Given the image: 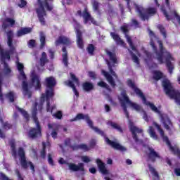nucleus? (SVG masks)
Returning a JSON list of instances; mask_svg holds the SVG:
<instances>
[{"label": "nucleus", "mask_w": 180, "mask_h": 180, "mask_svg": "<svg viewBox=\"0 0 180 180\" xmlns=\"http://www.w3.org/2000/svg\"><path fill=\"white\" fill-rule=\"evenodd\" d=\"M82 120L86 122L90 129H92V130H94L96 133L98 134L100 136L104 138L105 143L107 144V146H110L111 148L117 150L118 151H122V153L127 151V149L124 146H122L117 141L110 140L108 136H106V134H105L103 131L99 129V128L97 127H94V122L92 120H91V118L88 114L84 115L82 113H78L75 118L70 120V122H77V120Z\"/></svg>", "instance_id": "f257e3e1"}, {"label": "nucleus", "mask_w": 180, "mask_h": 180, "mask_svg": "<svg viewBox=\"0 0 180 180\" xmlns=\"http://www.w3.org/2000/svg\"><path fill=\"white\" fill-rule=\"evenodd\" d=\"M158 43L159 44V51L157 46H155L154 40L150 39V44L153 49V51L156 54V58L159 62V64H164L165 63L166 67L169 74H172L174 71V65L171 61H174L175 59L174 58V57H172L171 53L165 49V47H164V44H162V41L159 40L158 41ZM164 58L165 60V62L164 61Z\"/></svg>", "instance_id": "f03ea898"}, {"label": "nucleus", "mask_w": 180, "mask_h": 180, "mask_svg": "<svg viewBox=\"0 0 180 180\" xmlns=\"http://www.w3.org/2000/svg\"><path fill=\"white\" fill-rule=\"evenodd\" d=\"M7 36V44L9 47L8 51H4V49L1 47L0 45V56L1 60L4 65V74L5 75H9L12 72V70L9 68V65L6 63V60L8 61L11 60V56H13L16 53V48L13 46V30H10L6 32Z\"/></svg>", "instance_id": "7ed1b4c3"}, {"label": "nucleus", "mask_w": 180, "mask_h": 180, "mask_svg": "<svg viewBox=\"0 0 180 180\" xmlns=\"http://www.w3.org/2000/svg\"><path fill=\"white\" fill-rule=\"evenodd\" d=\"M37 106H39V103L35 102L32 111V117L36 124V127H31L28 131L27 136L30 140H37L42 136L41 125H40V122H39V118L37 117Z\"/></svg>", "instance_id": "20e7f679"}, {"label": "nucleus", "mask_w": 180, "mask_h": 180, "mask_svg": "<svg viewBox=\"0 0 180 180\" xmlns=\"http://www.w3.org/2000/svg\"><path fill=\"white\" fill-rule=\"evenodd\" d=\"M53 1L54 0H44V1H43L41 0H37L39 8H36V12L37 18L42 26L46 25V19L44 18L47 17V12L44 8H46V11L51 12V11H53V6L50 5L49 2H53Z\"/></svg>", "instance_id": "39448f33"}, {"label": "nucleus", "mask_w": 180, "mask_h": 180, "mask_svg": "<svg viewBox=\"0 0 180 180\" xmlns=\"http://www.w3.org/2000/svg\"><path fill=\"white\" fill-rule=\"evenodd\" d=\"M144 98H145V100L144 98H141V99L143 101V103L144 105H146V106H149L151 110H153V112H154L155 113H158V115H160L161 122L164 125L165 129H166V130L170 131L171 129H172L173 127V124H172V122L171 121V119H169V117H168V115L165 114H161V111L158 110V108H157V106H155V105H154V103L147 101V98H146V96H144Z\"/></svg>", "instance_id": "423d86ee"}, {"label": "nucleus", "mask_w": 180, "mask_h": 180, "mask_svg": "<svg viewBox=\"0 0 180 180\" xmlns=\"http://www.w3.org/2000/svg\"><path fill=\"white\" fill-rule=\"evenodd\" d=\"M121 96L123 98V100H120L121 101V106L123 108V111L124 115H126L127 119H130V115H129V111L127 110V105H129L131 108L134 109L136 112H143V108L140 105L132 102L130 101V98H129V96H127V93L126 92V90H124L121 92Z\"/></svg>", "instance_id": "0eeeda50"}, {"label": "nucleus", "mask_w": 180, "mask_h": 180, "mask_svg": "<svg viewBox=\"0 0 180 180\" xmlns=\"http://www.w3.org/2000/svg\"><path fill=\"white\" fill-rule=\"evenodd\" d=\"M136 12L139 14V18L145 22V20H148L150 19V16H154L155 13H157V8L155 7H149L145 8L144 7L134 4Z\"/></svg>", "instance_id": "6e6552de"}, {"label": "nucleus", "mask_w": 180, "mask_h": 180, "mask_svg": "<svg viewBox=\"0 0 180 180\" xmlns=\"http://www.w3.org/2000/svg\"><path fill=\"white\" fill-rule=\"evenodd\" d=\"M162 85L165 89V92L170 99H174L177 105L180 106V93L172 89L171 83L168 80H163Z\"/></svg>", "instance_id": "1a4fd4ad"}, {"label": "nucleus", "mask_w": 180, "mask_h": 180, "mask_svg": "<svg viewBox=\"0 0 180 180\" xmlns=\"http://www.w3.org/2000/svg\"><path fill=\"white\" fill-rule=\"evenodd\" d=\"M18 154L20 157V162L22 168L23 169H27L30 166L31 171H32V174H34V165H33V162L30 161L27 162V160H26V154L25 153V150L23 149V148L20 147L18 148Z\"/></svg>", "instance_id": "9d476101"}, {"label": "nucleus", "mask_w": 180, "mask_h": 180, "mask_svg": "<svg viewBox=\"0 0 180 180\" xmlns=\"http://www.w3.org/2000/svg\"><path fill=\"white\" fill-rule=\"evenodd\" d=\"M75 15L80 16V18L82 17L84 19V25H88V23L89 25H91V23L95 25H98V22H96V20H95V18H94V17H92V15H91V13L88 11L87 8H85L83 12L81 10H78L75 13Z\"/></svg>", "instance_id": "9b49d317"}, {"label": "nucleus", "mask_w": 180, "mask_h": 180, "mask_svg": "<svg viewBox=\"0 0 180 180\" xmlns=\"http://www.w3.org/2000/svg\"><path fill=\"white\" fill-rule=\"evenodd\" d=\"M45 85L46 86L45 95L47 96H54V87L57 85L56 78L53 76L46 77L45 79Z\"/></svg>", "instance_id": "f8f14e48"}, {"label": "nucleus", "mask_w": 180, "mask_h": 180, "mask_svg": "<svg viewBox=\"0 0 180 180\" xmlns=\"http://www.w3.org/2000/svg\"><path fill=\"white\" fill-rule=\"evenodd\" d=\"M105 53L107 56H108L110 61L113 63V64L112 65L110 61L107 60V65H108L110 73L111 74V75H112V77H115V78H117V75H116V72L113 71V67H115V64H117V58H116V53H112L110 51H108V50L105 51Z\"/></svg>", "instance_id": "ddd939ff"}, {"label": "nucleus", "mask_w": 180, "mask_h": 180, "mask_svg": "<svg viewBox=\"0 0 180 180\" xmlns=\"http://www.w3.org/2000/svg\"><path fill=\"white\" fill-rule=\"evenodd\" d=\"M153 126L156 127L157 130L159 131L163 141L166 142L167 146L169 147V151L174 150L175 147L172 146L171 141H169V139H168V136H165L164 129L161 128V125L158 124L157 122H153Z\"/></svg>", "instance_id": "4468645a"}, {"label": "nucleus", "mask_w": 180, "mask_h": 180, "mask_svg": "<svg viewBox=\"0 0 180 180\" xmlns=\"http://www.w3.org/2000/svg\"><path fill=\"white\" fill-rule=\"evenodd\" d=\"M153 126L156 127L157 130L159 131L163 141L166 142L167 146L169 147V151L174 150L175 147L172 146L171 141H169V139H168V136H165L164 129L161 128V125L158 124L157 122H153Z\"/></svg>", "instance_id": "2eb2a0df"}, {"label": "nucleus", "mask_w": 180, "mask_h": 180, "mask_svg": "<svg viewBox=\"0 0 180 180\" xmlns=\"http://www.w3.org/2000/svg\"><path fill=\"white\" fill-rule=\"evenodd\" d=\"M148 161H150L151 162H155L157 161V158L160 160L161 156L158 152L155 151L154 148L152 147H148V151L146 152Z\"/></svg>", "instance_id": "dca6fc26"}, {"label": "nucleus", "mask_w": 180, "mask_h": 180, "mask_svg": "<svg viewBox=\"0 0 180 180\" xmlns=\"http://www.w3.org/2000/svg\"><path fill=\"white\" fill-rule=\"evenodd\" d=\"M120 30L124 33V34H125L127 41L129 46L130 49H131V50H133V51H136L137 50V49H136L134 44H133V40H131V37H130V36H129V34H127V33H129V25H124L121 26Z\"/></svg>", "instance_id": "f3484780"}, {"label": "nucleus", "mask_w": 180, "mask_h": 180, "mask_svg": "<svg viewBox=\"0 0 180 180\" xmlns=\"http://www.w3.org/2000/svg\"><path fill=\"white\" fill-rule=\"evenodd\" d=\"M60 44H63V46H67L68 47H70V46L72 44V41H71V39L68 38L66 36L60 35L55 41V46H56V47L58 46H60Z\"/></svg>", "instance_id": "a211bd4d"}, {"label": "nucleus", "mask_w": 180, "mask_h": 180, "mask_svg": "<svg viewBox=\"0 0 180 180\" xmlns=\"http://www.w3.org/2000/svg\"><path fill=\"white\" fill-rule=\"evenodd\" d=\"M129 130L132 134V138L134 140L135 143H139V136H137V133L139 134L143 133V129H141L136 126H134L133 122H130Z\"/></svg>", "instance_id": "6ab92c4d"}, {"label": "nucleus", "mask_w": 180, "mask_h": 180, "mask_svg": "<svg viewBox=\"0 0 180 180\" xmlns=\"http://www.w3.org/2000/svg\"><path fill=\"white\" fill-rule=\"evenodd\" d=\"M31 84L32 86H34L36 91H40V89H41L40 76L35 73H32L31 75Z\"/></svg>", "instance_id": "aec40b11"}, {"label": "nucleus", "mask_w": 180, "mask_h": 180, "mask_svg": "<svg viewBox=\"0 0 180 180\" xmlns=\"http://www.w3.org/2000/svg\"><path fill=\"white\" fill-rule=\"evenodd\" d=\"M127 84L128 86H129V88H131V89H133L136 95H137V96H139V98H142L143 99L145 100L144 93H143V91H141L140 89H139L137 86H136V84L131 79H127Z\"/></svg>", "instance_id": "412c9836"}, {"label": "nucleus", "mask_w": 180, "mask_h": 180, "mask_svg": "<svg viewBox=\"0 0 180 180\" xmlns=\"http://www.w3.org/2000/svg\"><path fill=\"white\" fill-rule=\"evenodd\" d=\"M96 162L101 174L103 175H109V170L106 169L105 162H103L102 160L99 158L96 160Z\"/></svg>", "instance_id": "4be33fe9"}, {"label": "nucleus", "mask_w": 180, "mask_h": 180, "mask_svg": "<svg viewBox=\"0 0 180 180\" xmlns=\"http://www.w3.org/2000/svg\"><path fill=\"white\" fill-rule=\"evenodd\" d=\"M69 167V169L70 171H73L74 172H77L78 171H81L84 172L85 171V167L84 166V163H78V165H75V163H66Z\"/></svg>", "instance_id": "5701e85b"}, {"label": "nucleus", "mask_w": 180, "mask_h": 180, "mask_svg": "<svg viewBox=\"0 0 180 180\" xmlns=\"http://www.w3.org/2000/svg\"><path fill=\"white\" fill-rule=\"evenodd\" d=\"M14 25H15V19L11 18H6L2 22V27L4 30H6L9 26L13 27Z\"/></svg>", "instance_id": "b1692460"}, {"label": "nucleus", "mask_w": 180, "mask_h": 180, "mask_svg": "<svg viewBox=\"0 0 180 180\" xmlns=\"http://www.w3.org/2000/svg\"><path fill=\"white\" fill-rule=\"evenodd\" d=\"M101 74L105 77L108 82L111 85L112 88H115V86H116V82H115V79H113V77L111 76L109 72H106L105 70H102Z\"/></svg>", "instance_id": "393cba45"}, {"label": "nucleus", "mask_w": 180, "mask_h": 180, "mask_svg": "<svg viewBox=\"0 0 180 180\" xmlns=\"http://www.w3.org/2000/svg\"><path fill=\"white\" fill-rule=\"evenodd\" d=\"M22 94L25 96H27L29 98H32V91L29 90V84L27 82L22 81Z\"/></svg>", "instance_id": "a878e982"}, {"label": "nucleus", "mask_w": 180, "mask_h": 180, "mask_svg": "<svg viewBox=\"0 0 180 180\" xmlns=\"http://www.w3.org/2000/svg\"><path fill=\"white\" fill-rule=\"evenodd\" d=\"M82 86L84 92H91V91H94V89H95L94 83L89 82H85L82 83Z\"/></svg>", "instance_id": "bb28decb"}, {"label": "nucleus", "mask_w": 180, "mask_h": 180, "mask_svg": "<svg viewBox=\"0 0 180 180\" xmlns=\"http://www.w3.org/2000/svg\"><path fill=\"white\" fill-rule=\"evenodd\" d=\"M77 44L79 49H84V39H82V32L77 30Z\"/></svg>", "instance_id": "cd10ccee"}, {"label": "nucleus", "mask_w": 180, "mask_h": 180, "mask_svg": "<svg viewBox=\"0 0 180 180\" xmlns=\"http://www.w3.org/2000/svg\"><path fill=\"white\" fill-rule=\"evenodd\" d=\"M62 62L64 64L65 67H68V52L67 51V47H62Z\"/></svg>", "instance_id": "c85d7f7f"}, {"label": "nucleus", "mask_w": 180, "mask_h": 180, "mask_svg": "<svg viewBox=\"0 0 180 180\" xmlns=\"http://www.w3.org/2000/svg\"><path fill=\"white\" fill-rule=\"evenodd\" d=\"M32 32V28L30 27H23L17 31V37H22L25 34H29Z\"/></svg>", "instance_id": "c756f323"}, {"label": "nucleus", "mask_w": 180, "mask_h": 180, "mask_svg": "<svg viewBox=\"0 0 180 180\" xmlns=\"http://www.w3.org/2000/svg\"><path fill=\"white\" fill-rule=\"evenodd\" d=\"M110 36L113 39V40L115 41L117 44H120L121 46H124V41L120 38L119 34L115 33V32H110Z\"/></svg>", "instance_id": "7c9ffc66"}, {"label": "nucleus", "mask_w": 180, "mask_h": 180, "mask_svg": "<svg viewBox=\"0 0 180 180\" xmlns=\"http://www.w3.org/2000/svg\"><path fill=\"white\" fill-rule=\"evenodd\" d=\"M48 128L53 129L51 134V136L53 137V139H57V136H58V127H56V124H49Z\"/></svg>", "instance_id": "2f4dec72"}, {"label": "nucleus", "mask_w": 180, "mask_h": 180, "mask_svg": "<svg viewBox=\"0 0 180 180\" xmlns=\"http://www.w3.org/2000/svg\"><path fill=\"white\" fill-rule=\"evenodd\" d=\"M39 41H40V45H39V49L40 50H43L44 47H46V35L44 34V32H41L39 34Z\"/></svg>", "instance_id": "473e14b6"}, {"label": "nucleus", "mask_w": 180, "mask_h": 180, "mask_svg": "<svg viewBox=\"0 0 180 180\" xmlns=\"http://www.w3.org/2000/svg\"><path fill=\"white\" fill-rule=\"evenodd\" d=\"M54 96H47V94H42L41 98L42 99H44L46 98V112H50L52 113L51 107L50 106V98H53Z\"/></svg>", "instance_id": "72a5a7b5"}, {"label": "nucleus", "mask_w": 180, "mask_h": 180, "mask_svg": "<svg viewBox=\"0 0 180 180\" xmlns=\"http://www.w3.org/2000/svg\"><path fill=\"white\" fill-rule=\"evenodd\" d=\"M17 68L20 72V75L22 77L23 79H26V75L25 74V66L22 63L18 62Z\"/></svg>", "instance_id": "f704fd0d"}, {"label": "nucleus", "mask_w": 180, "mask_h": 180, "mask_svg": "<svg viewBox=\"0 0 180 180\" xmlns=\"http://www.w3.org/2000/svg\"><path fill=\"white\" fill-rule=\"evenodd\" d=\"M39 61L41 67H44L46 63L49 62V60L47 59V53H46V52L41 53V57L40 58Z\"/></svg>", "instance_id": "c9c22d12"}, {"label": "nucleus", "mask_w": 180, "mask_h": 180, "mask_svg": "<svg viewBox=\"0 0 180 180\" xmlns=\"http://www.w3.org/2000/svg\"><path fill=\"white\" fill-rule=\"evenodd\" d=\"M95 45L93 44H90L86 47V51L89 54V56H95V50H96Z\"/></svg>", "instance_id": "e433bc0d"}, {"label": "nucleus", "mask_w": 180, "mask_h": 180, "mask_svg": "<svg viewBox=\"0 0 180 180\" xmlns=\"http://www.w3.org/2000/svg\"><path fill=\"white\" fill-rule=\"evenodd\" d=\"M68 86H70V88H72L75 95L78 97L79 96V93L78 92V90H77V87L75 86V84H74V82L71 80L68 81Z\"/></svg>", "instance_id": "4c0bfd02"}, {"label": "nucleus", "mask_w": 180, "mask_h": 180, "mask_svg": "<svg viewBox=\"0 0 180 180\" xmlns=\"http://www.w3.org/2000/svg\"><path fill=\"white\" fill-rule=\"evenodd\" d=\"M0 122L1 123H2V127L4 130H11V129H12L13 125L11 124H9V122H4V120L2 119V117L0 118Z\"/></svg>", "instance_id": "58836bf2"}, {"label": "nucleus", "mask_w": 180, "mask_h": 180, "mask_svg": "<svg viewBox=\"0 0 180 180\" xmlns=\"http://www.w3.org/2000/svg\"><path fill=\"white\" fill-rule=\"evenodd\" d=\"M97 85L98 86H101V88H105V89H107V91L108 92H112V89L110 88V86L107 84L106 82H105L103 81H101V82H98Z\"/></svg>", "instance_id": "ea45409f"}, {"label": "nucleus", "mask_w": 180, "mask_h": 180, "mask_svg": "<svg viewBox=\"0 0 180 180\" xmlns=\"http://www.w3.org/2000/svg\"><path fill=\"white\" fill-rule=\"evenodd\" d=\"M11 147L12 156L15 160H16V158H18V151L16 150V146L15 145V143L12 142L11 143Z\"/></svg>", "instance_id": "a19ab883"}, {"label": "nucleus", "mask_w": 180, "mask_h": 180, "mask_svg": "<svg viewBox=\"0 0 180 180\" xmlns=\"http://www.w3.org/2000/svg\"><path fill=\"white\" fill-rule=\"evenodd\" d=\"M162 72L160 71L155 70L153 72V79H155V81H160V79L162 78Z\"/></svg>", "instance_id": "79ce46f5"}, {"label": "nucleus", "mask_w": 180, "mask_h": 180, "mask_svg": "<svg viewBox=\"0 0 180 180\" xmlns=\"http://www.w3.org/2000/svg\"><path fill=\"white\" fill-rule=\"evenodd\" d=\"M46 147H47L46 142H42V149L40 151V157L42 160L46 159Z\"/></svg>", "instance_id": "37998d69"}, {"label": "nucleus", "mask_w": 180, "mask_h": 180, "mask_svg": "<svg viewBox=\"0 0 180 180\" xmlns=\"http://www.w3.org/2000/svg\"><path fill=\"white\" fill-rule=\"evenodd\" d=\"M6 98L9 100V102L13 103L15 102V92L10 91L6 94Z\"/></svg>", "instance_id": "c03bdc74"}, {"label": "nucleus", "mask_w": 180, "mask_h": 180, "mask_svg": "<svg viewBox=\"0 0 180 180\" xmlns=\"http://www.w3.org/2000/svg\"><path fill=\"white\" fill-rule=\"evenodd\" d=\"M110 124L111 127H112V129L117 130V131H119L120 133H123V129H122V127H120L116 122H110Z\"/></svg>", "instance_id": "a18cd8bd"}, {"label": "nucleus", "mask_w": 180, "mask_h": 180, "mask_svg": "<svg viewBox=\"0 0 180 180\" xmlns=\"http://www.w3.org/2000/svg\"><path fill=\"white\" fill-rule=\"evenodd\" d=\"M110 124L111 127H112V129L117 130V131H119L120 133H123V129H122V127H120L116 122H110Z\"/></svg>", "instance_id": "49530a36"}, {"label": "nucleus", "mask_w": 180, "mask_h": 180, "mask_svg": "<svg viewBox=\"0 0 180 180\" xmlns=\"http://www.w3.org/2000/svg\"><path fill=\"white\" fill-rule=\"evenodd\" d=\"M148 167L149 168L150 172L153 175V176H155L156 178H160V175L158 174V172L155 170V168H154L151 164H148Z\"/></svg>", "instance_id": "de8ad7c7"}, {"label": "nucleus", "mask_w": 180, "mask_h": 180, "mask_svg": "<svg viewBox=\"0 0 180 180\" xmlns=\"http://www.w3.org/2000/svg\"><path fill=\"white\" fill-rule=\"evenodd\" d=\"M158 29L160 30L161 34L163 36L164 39H167V30L163 27L162 25H158Z\"/></svg>", "instance_id": "09e8293b"}, {"label": "nucleus", "mask_w": 180, "mask_h": 180, "mask_svg": "<svg viewBox=\"0 0 180 180\" xmlns=\"http://www.w3.org/2000/svg\"><path fill=\"white\" fill-rule=\"evenodd\" d=\"M129 53L134 63L138 65H140V59H139V57H137V56H136V54H134V53H133L131 51H130Z\"/></svg>", "instance_id": "8fccbe9b"}, {"label": "nucleus", "mask_w": 180, "mask_h": 180, "mask_svg": "<svg viewBox=\"0 0 180 180\" xmlns=\"http://www.w3.org/2000/svg\"><path fill=\"white\" fill-rule=\"evenodd\" d=\"M161 11H162L164 16L166 18L167 20H168V21L172 20V16H171L168 14V12H167V10L164 7L161 8Z\"/></svg>", "instance_id": "3c124183"}, {"label": "nucleus", "mask_w": 180, "mask_h": 180, "mask_svg": "<svg viewBox=\"0 0 180 180\" xmlns=\"http://www.w3.org/2000/svg\"><path fill=\"white\" fill-rule=\"evenodd\" d=\"M16 109L20 112V113L24 116L26 120H29V114L23 108H20L19 107H16Z\"/></svg>", "instance_id": "603ef678"}, {"label": "nucleus", "mask_w": 180, "mask_h": 180, "mask_svg": "<svg viewBox=\"0 0 180 180\" xmlns=\"http://www.w3.org/2000/svg\"><path fill=\"white\" fill-rule=\"evenodd\" d=\"M52 116H53V117H56V119L61 120L63 119V112L58 111L56 113L52 114Z\"/></svg>", "instance_id": "864d4df0"}, {"label": "nucleus", "mask_w": 180, "mask_h": 180, "mask_svg": "<svg viewBox=\"0 0 180 180\" xmlns=\"http://www.w3.org/2000/svg\"><path fill=\"white\" fill-rule=\"evenodd\" d=\"M149 133L151 137L157 139V134H155V131H154V128H153V127H149Z\"/></svg>", "instance_id": "5fc2aeb1"}, {"label": "nucleus", "mask_w": 180, "mask_h": 180, "mask_svg": "<svg viewBox=\"0 0 180 180\" xmlns=\"http://www.w3.org/2000/svg\"><path fill=\"white\" fill-rule=\"evenodd\" d=\"M79 150H82L83 151H89V146H88L86 144L82 143L79 145Z\"/></svg>", "instance_id": "6e6d98bb"}, {"label": "nucleus", "mask_w": 180, "mask_h": 180, "mask_svg": "<svg viewBox=\"0 0 180 180\" xmlns=\"http://www.w3.org/2000/svg\"><path fill=\"white\" fill-rule=\"evenodd\" d=\"M70 77L73 82H75L76 84H79V79H78V77H77V76H75L74 73L70 72Z\"/></svg>", "instance_id": "4d7b16f0"}, {"label": "nucleus", "mask_w": 180, "mask_h": 180, "mask_svg": "<svg viewBox=\"0 0 180 180\" xmlns=\"http://www.w3.org/2000/svg\"><path fill=\"white\" fill-rule=\"evenodd\" d=\"M93 9L96 12H98L99 11V3L96 1H94L93 3Z\"/></svg>", "instance_id": "13d9d810"}, {"label": "nucleus", "mask_w": 180, "mask_h": 180, "mask_svg": "<svg viewBox=\"0 0 180 180\" xmlns=\"http://www.w3.org/2000/svg\"><path fill=\"white\" fill-rule=\"evenodd\" d=\"M95 146H96V141L95 139H91L89 142V148H95Z\"/></svg>", "instance_id": "bf43d9fd"}, {"label": "nucleus", "mask_w": 180, "mask_h": 180, "mask_svg": "<svg viewBox=\"0 0 180 180\" xmlns=\"http://www.w3.org/2000/svg\"><path fill=\"white\" fill-rule=\"evenodd\" d=\"M29 47L31 49H34L36 47V40L34 39H30L28 43Z\"/></svg>", "instance_id": "052dcab7"}, {"label": "nucleus", "mask_w": 180, "mask_h": 180, "mask_svg": "<svg viewBox=\"0 0 180 180\" xmlns=\"http://www.w3.org/2000/svg\"><path fill=\"white\" fill-rule=\"evenodd\" d=\"M0 179L1 180H13L12 179H9L6 174L3 172H0Z\"/></svg>", "instance_id": "680f3d73"}, {"label": "nucleus", "mask_w": 180, "mask_h": 180, "mask_svg": "<svg viewBox=\"0 0 180 180\" xmlns=\"http://www.w3.org/2000/svg\"><path fill=\"white\" fill-rule=\"evenodd\" d=\"M48 162L50 165L53 167L54 165V160H53V157L51 156V154L48 155Z\"/></svg>", "instance_id": "e2e57ef3"}, {"label": "nucleus", "mask_w": 180, "mask_h": 180, "mask_svg": "<svg viewBox=\"0 0 180 180\" xmlns=\"http://www.w3.org/2000/svg\"><path fill=\"white\" fill-rule=\"evenodd\" d=\"M88 76L92 79H96V73L95 72L89 71L88 72Z\"/></svg>", "instance_id": "0e129e2a"}, {"label": "nucleus", "mask_w": 180, "mask_h": 180, "mask_svg": "<svg viewBox=\"0 0 180 180\" xmlns=\"http://www.w3.org/2000/svg\"><path fill=\"white\" fill-rule=\"evenodd\" d=\"M131 22H132V25H134V26L136 29L141 27L140 26V22H139V21H137V20H136V19H132V20H131Z\"/></svg>", "instance_id": "69168bd1"}, {"label": "nucleus", "mask_w": 180, "mask_h": 180, "mask_svg": "<svg viewBox=\"0 0 180 180\" xmlns=\"http://www.w3.org/2000/svg\"><path fill=\"white\" fill-rule=\"evenodd\" d=\"M15 174L18 176V180H25L22 176V174H20V171H19V169H16L15 170Z\"/></svg>", "instance_id": "338daca9"}, {"label": "nucleus", "mask_w": 180, "mask_h": 180, "mask_svg": "<svg viewBox=\"0 0 180 180\" xmlns=\"http://www.w3.org/2000/svg\"><path fill=\"white\" fill-rule=\"evenodd\" d=\"M20 4H18L19 8H25L27 5V1L26 0H20Z\"/></svg>", "instance_id": "774afa93"}]
</instances>
